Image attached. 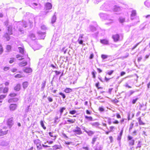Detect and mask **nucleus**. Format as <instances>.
<instances>
[{
	"mask_svg": "<svg viewBox=\"0 0 150 150\" xmlns=\"http://www.w3.org/2000/svg\"><path fill=\"white\" fill-rule=\"evenodd\" d=\"M112 38L115 42H117L118 41L119 39V36L118 34H116L113 35L112 36Z\"/></svg>",
	"mask_w": 150,
	"mask_h": 150,
	"instance_id": "nucleus-12",
	"label": "nucleus"
},
{
	"mask_svg": "<svg viewBox=\"0 0 150 150\" xmlns=\"http://www.w3.org/2000/svg\"><path fill=\"white\" fill-rule=\"evenodd\" d=\"M129 55V54L128 53H127L126 54V55L125 56H123L122 57H121V58L122 59H124L125 58H127L128 56Z\"/></svg>",
	"mask_w": 150,
	"mask_h": 150,
	"instance_id": "nucleus-48",
	"label": "nucleus"
},
{
	"mask_svg": "<svg viewBox=\"0 0 150 150\" xmlns=\"http://www.w3.org/2000/svg\"><path fill=\"white\" fill-rule=\"evenodd\" d=\"M59 95H61L62 96L63 98L64 99L65 98V97H66L65 96V95L63 93L60 92L59 93Z\"/></svg>",
	"mask_w": 150,
	"mask_h": 150,
	"instance_id": "nucleus-57",
	"label": "nucleus"
},
{
	"mask_svg": "<svg viewBox=\"0 0 150 150\" xmlns=\"http://www.w3.org/2000/svg\"><path fill=\"white\" fill-rule=\"evenodd\" d=\"M99 16L102 19L109 21L108 23H111L113 22V20L110 18V16L105 13H99Z\"/></svg>",
	"mask_w": 150,
	"mask_h": 150,
	"instance_id": "nucleus-1",
	"label": "nucleus"
},
{
	"mask_svg": "<svg viewBox=\"0 0 150 150\" xmlns=\"http://www.w3.org/2000/svg\"><path fill=\"white\" fill-rule=\"evenodd\" d=\"M28 85V83L27 82H25L23 83V87L24 88H26Z\"/></svg>",
	"mask_w": 150,
	"mask_h": 150,
	"instance_id": "nucleus-34",
	"label": "nucleus"
},
{
	"mask_svg": "<svg viewBox=\"0 0 150 150\" xmlns=\"http://www.w3.org/2000/svg\"><path fill=\"white\" fill-rule=\"evenodd\" d=\"M66 109V108L64 107H62L59 110L60 114L59 115V117H61V116L64 110Z\"/></svg>",
	"mask_w": 150,
	"mask_h": 150,
	"instance_id": "nucleus-23",
	"label": "nucleus"
},
{
	"mask_svg": "<svg viewBox=\"0 0 150 150\" xmlns=\"http://www.w3.org/2000/svg\"><path fill=\"white\" fill-rule=\"evenodd\" d=\"M136 12L135 10H133L132 12V13L131 15V18L132 20L134 19L135 21V24L139 22V18L138 17L136 16Z\"/></svg>",
	"mask_w": 150,
	"mask_h": 150,
	"instance_id": "nucleus-2",
	"label": "nucleus"
},
{
	"mask_svg": "<svg viewBox=\"0 0 150 150\" xmlns=\"http://www.w3.org/2000/svg\"><path fill=\"white\" fill-rule=\"evenodd\" d=\"M39 35L40 36V39H44L45 37V32H41L39 31L38 32Z\"/></svg>",
	"mask_w": 150,
	"mask_h": 150,
	"instance_id": "nucleus-9",
	"label": "nucleus"
},
{
	"mask_svg": "<svg viewBox=\"0 0 150 150\" xmlns=\"http://www.w3.org/2000/svg\"><path fill=\"white\" fill-rule=\"evenodd\" d=\"M76 121V120L74 119H69L67 120L68 122H69L71 123H74Z\"/></svg>",
	"mask_w": 150,
	"mask_h": 150,
	"instance_id": "nucleus-32",
	"label": "nucleus"
},
{
	"mask_svg": "<svg viewBox=\"0 0 150 150\" xmlns=\"http://www.w3.org/2000/svg\"><path fill=\"white\" fill-rule=\"evenodd\" d=\"M73 131L75 133V134H76L79 135L82 133L81 128L78 127H77L75 129L73 130Z\"/></svg>",
	"mask_w": 150,
	"mask_h": 150,
	"instance_id": "nucleus-6",
	"label": "nucleus"
},
{
	"mask_svg": "<svg viewBox=\"0 0 150 150\" xmlns=\"http://www.w3.org/2000/svg\"><path fill=\"white\" fill-rule=\"evenodd\" d=\"M6 48L8 51H9L11 49V47L10 45H7Z\"/></svg>",
	"mask_w": 150,
	"mask_h": 150,
	"instance_id": "nucleus-53",
	"label": "nucleus"
},
{
	"mask_svg": "<svg viewBox=\"0 0 150 150\" xmlns=\"http://www.w3.org/2000/svg\"><path fill=\"white\" fill-rule=\"evenodd\" d=\"M18 100V99L17 98H14V99H10L8 100V102L10 103L12 102H17Z\"/></svg>",
	"mask_w": 150,
	"mask_h": 150,
	"instance_id": "nucleus-28",
	"label": "nucleus"
},
{
	"mask_svg": "<svg viewBox=\"0 0 150 150\" xmlns=\"http://www.w3.org/2000/svg\"><path fill=\"white\" fill-rule=\"evenodd\" d=\"M91 124L93 126L96 127H98L100 125L99 123L98 122L92 123Z\"/></svg>",
	"mask_w": 150,
	"mask_h": 150,
	"instance_id": "nucleus-25",
	"label": "nucleus"
},
{
	"mask_svg": "<svg viewBox=\"0 0 150 150\" xmlns=\"http://www.w3.org/2000/svg\"><path fill=\"white\" fill-rule=\"evenodd\" d=\"M19 52L22 55H24L25 51L24 50V48L23 47H19L18 48Z\"/></svg>",
	"mask_w": 150,
	"mask_h": 150,
	"instance_id": "nucleus-15",
	"label": "nucleus"
},
{
	"mask_svg": "<svg viewBox=\"0 0 150 150\" xmlns=\"http://www.w3.org/2000/svg\"><path fill=\"white\" fill-rule=\"evenodd\" d=\"M100 42L104 45H108L109 43V41L107 39H103L100 40Z\"/></svg>",
	"mask_w": 150,
	"mask_h": 150,
	"instance_id": "nucleus-17",
	"label": "nucleus"
},
{
	"mask_svg": "<svg viewBox=\"0 0 150 150\" xmlns=\"http://www.w3.org/2000/svg\"><path fill=\"white\" fill-rule=\"evenodd\" d=\"M103 148V147L102 145H99L96 146L95 150H101Z\"/></svg>",
	"mask_w": 150,
	"mask_h": 150,
	"instance_id": "nucleus-35",
	"label": "nucleus"
},
{
	"mask_svg": "<svg viewBox=\"0 0 150 150\" xmlns=\"http://www.w3.org/2000/svg\"><path fill=\"white\" fill-rule=\"evenodd\" d=\"M15 77L17 78H20L21 77H23L24 76L21 74H17L15 76Z\"/></svg>",
	"mask_w": 150,
	"mask_h": 150,
	"instance_id": "nucleus-39",
	"label": "nucleus"
},
{
	"mask_svg": "<svg viewBox=\"0 0 150 150\" xmlns=\"http://www.w3.org/2000/svg\"><path fill=\"white\" fill-rule=\"evenodd\" d=\"M52 132H50L49 133V134L50 135V136L51 137H54V139H56V136H54V137H53V136L52 135Z\"/></svg>",
	"mask_w": 150,
	"mask_h": 150,
	"instance_id": "nucleus-58",
	"label": "nucleus"
},
{
	"mask_svg": "<svg viewBox=\"0 0 150 150\" xmlns=\"http://www.w3.org/2000/svg\"><path fill=\"white\" fill-rule=\"evenodd\" d=\"M97 139V137H94L92 138L91 143L93 144L95 143V142L96 141Z\"/></svg>",
	"mask_w": 150,
	"mask_h": 150,
	"instance_id": "nucleus-38",
	"label": "nucleus"
},
{
	"mask_svg": "<svg viewBox=\"0 0 150 150\" xmlns=\"http://www.w3.org/2000/svg\"><path fill=\"white\" fill-rule=\"evenodd\" d=\"M46 84V82H44L41 84V88L43 90Z\"/></svg>",
	"mask_w": 150,
	"mask_h": 150,
	"instance_id": "nucleus-47",
	"label": "nucleus"
},
{
	"mask_svg": "<svg viewBox=\"0 0 150 150\" xmlns=\"http://www.w3.org/2000/svg\"><path fill=\"white\" fill-rule=\"evenodd\" d=\"M120 10V8L116 6H115L113 8V11H119Z\"/></svg>",
	"mask_w": 150,
	"mask_h": 150,
	"instance_id": "nucleus-36",
	"label": "nucleus"
},
{
	"mask_svg": "<svg viewBox=\"0 0 150 150\" xmlns=\"http://www.w3.org/2000/svg\"><path fill=\"white\" fill-rule=\"evenodd\" d=\"M84 35L83 34H80L79 38L78 40L77 41L80 44H82L83 43V41L82 40Z\"/></svg>",
	"mask_w": 150,
	"mask_h": 150,
	"instance_id": "nucleus-8",
	"label": "nucleus"
},
{
	"mask_svg": "<svg viewBox=\"0 0 150 150\" xmlns=\"http://www.w3.org/2000/svg\"><path fill=\"white\" fill-rule=\"evenodd\" d=\"M109 6L108 5L104 4L101 6L100 8L102 10L105 11L110 10V9L109 8Z\"/></svg>",
	"mask_w": 150,
	"mask_h": 150,
	"instance_id": "nucleus-7",
	"label": "nucleus"
},
{
	"mask_svg": "<svg viewBox=\"0 0 150 150\" xmlns=\"http://www.w3.org/2000/svg\"><path fill=\"white\" fill-rule=\"evenodd\" d=\"M85 118L87 119L88 121H92L93 120V118L91 117L88 116L87 115L85 116Z\"/></svg>",
	"mask_w": 150,
	"mask_h": 150,
	"instance_id": "nucleus-37",
	"label": "nucleus"
},
{
	"mask_svg": "<svg viewBox=\"0 0 150 150\" xmlns=\"http://www.w3.org/2000/svg\"><path fill=\"white\" fill-rule=\"evenodd\" d=\"M6 96V95H2L0 96V100H2L4 99Z\"/></svg>",
	"mask_w": 150,
	"mask_h": 150,
	"instance_id": "nucleus-50",
	"label": "nucleus"
},
{
	"mask_svg": "<svg viewBox=\"0 0 150 150\" xmlns=\"http://www.w3.org/2000/svg\"><path fill=\"white\" fill-rule=\"evenodd\" d=\"M8 130L4 131L2 129L0 130V136L4 135L7 134Z\"/></svg>",
	"mask_w": 150,
	"mask_h": 150,
	"instance_id": "nucleus-22",
	"label": "nucleus"
},
{
	"mask_svg": "<svg viewBox=\"0 0 150 150\" xmlns=\"http://www.w3.org/2000/svg\"><path fill=\"white\" fill-rule=\"evenodd\" d=\"M17 107L16 104H11L9 106L10 109L11 110H14L16 109Z\"/></svg>",
	"mask_w": 150,
	"mask_h": 150,
	"instance_id": "nucleus-13",
	"label": "nucleus"
},
{
	"mask_svg": "<svg viewBox=\"0 0 150 150\" xmlns=\"http://www.w3.org/2000/svg\"><path fill=\"white\" fill-rule=\"evenodd\" d=\"M76 112L75 110H70L69 112V113L71 115H74Z\"/></svg>",
	"mask_w": 150,
	"mask_h": 150,
	"instance_id": "nucleus-44",
	"label": "nucleus"
},
{
	"mask_svg": "<svg viewBox=\"0 0 150 150\" xmlns=\"http://www.w3.org/2000/svg\"><path fill=\"white\" fill-rule=\"evenodd\" d=\"M60 118V117H59V116H56L55 118L54 122H57V120H58L59 118Z\"/></svg>",
	"mask_w": 150,
	"mask_h": 150,
	"instance_id": "nucleus-54",
	"label": "nucleus"
},
{
	"mask_svg": "<svg viewBox=\"0 0 150 150\" xmlns=\"http://www.w3.org/2000/svg\"><path fill=\"white\" fill-rule=\"evenodd\" d=\"M30 37L33 40H35L36 39L35 35L33 34H31L30 35Z\"/></svg>",
	"mask_w": 150,
	"mask_h": 150,
	"instance_id": "nucleus-41",
	"label": "nucleus"
},
{
	"mask_svg": "<svg viewBox=\"0 0 150 150\" xmlns=\"http://www.w3.org/2000/svg\"><path fill=\"white\" fill-rule=\"evenodd\" d=\"M57 17L56 16L55 14H54L53 16H52V20H51V23H53L56 22V20Z\"/></svg>",
	"mask_w": 150,
	"mask_h": 150,
	"instance_id": "nucleus-21",
	"label": "nucleus"
},
{
	"mask_svg": "<svg viewBox=\"0 0 150 150\" xmlns=\"http://www.w3.org/2000/svg\"><path fill=\"white\" fill-rule=\"evenodd\" d=\"M123 129L121 130V131L120 132L119 135L118 136L117 139L118 140H120L121 138V137L122 135L123 132Z\"/></svg>",
	"mask_w": 150,
	"mask_h": 150,
	"instance_id": "nucleus-24",
	"label": "nucleus"
},
{
	"mask_svg": "<svg viewBox=\"0 0 150 150\" xmlns=\"http://www.w3.org/2000/svg\"><path fill=\"white\" fill-rule=\"evenodd\" d=\"M52 8V5L50 3H47L45 5V8L46 10H48L51 9Z\"/></svg>",
	"mask_w": 150,
	"mask_h": 150,
	"instance_id": "nucleus-11",
	"label": "nucleus"
},
{
	"mask_svg": "<svg viewBox=\"0 0 150 150\" xmlns=\"http://www.w3.org/2000/svg\"><path fill=\"white\" fill-rule=\"evenodd\" d=\"M120 22L121 23H123L125 21L124 18L122 17H120L119 18Z\"/></svg>",
	"mask_w": 150,
	"mask_h": 150,
	"instance_id": "nucleus-49",
	"label": "nucleus"
},
{
	"mask_svg": "<svg viewBox=\"0 0 150 150\" xmlns=\"http://www.w3.org/2000/svg\"><path fill=\"white\" fill-rule=\"evenodd\" d=\"M85 132H86L88 134V135L91 136L94 134V132L92 131H88L86 130H85Z\"/></svg>",
	"mask_w": 150,
	"mask_h": 150,
	"instance_id": "nucleus-26",
	"label": "nucleus"
},
{
	"mask_svg": "<svg viewBox=\"0 0 150 150\" xmlns=\"http://www.w3.org/2000/svg\"><path fill=\"white\" fill-rule=\"evenodd\" d=\"M16 96V94L14 93H11L9 94V96L11 97H15Z\"/></svg>",
	"mask_w": 150,
	"mask_h": 150,
	"instance_id": "nucleus-55",
	"label": "nucleus"
},
{
	"mask_svg": "<svg viewBox=\"0 0 150 150\" xmlns=\"http://www.w3.org/2000/svg\"><path fill=\"white\" fill-rule=\"evenodd\" d=\"M47 99L50 102H52L53 101L52 99L50 97H48L47 98Z\"/></svg>",
	"mask_w": 150,
	"mask_h": 150,
	"instance_id": "nucleus-63",
	"label": "nucleus"
},
{
	"mask_svg": "<svg viewBox=\"0 0 150 150\" xmlns=\"http://www.w3.org/2000/svg\"><path fill=\"white\" fill-rule=\"evenodd\" d=\"M72 89L69 88H67L64 91L66 93H69L72 91Z\"/></svg>",
	"mask_w": 150,
	"mask_h": 150,
	"instance_id": "nucleus-27",
	"label": "nucleus"
},
{
	"mask_svg": "<svg viewBox=\"0 0 150 150\" xmlns=\"http://www.w3.org/2000/svg\"><path fill=\"white\" fill-rule=\"evenodd\" d=\"M3 50L2 46L0 45V54H1L3 52Z\"/></svg>",
	"mask_w": 150,
	"mask_h": 150,
	"instance_id": "nucleus-60",
	"label": "nucleus"
},
{
	"mask_svg": "<svg viewBox=\"0 0 150 150\" xmlns=\"http://www.w3.org/2000/svg\"><path fill=\"white\" fill-rule=\"evenodd\" d=\"M4 37L8 41L10 39V37L7 33H6L4 36Z\"/></svg>",
	"mask_w": 150,
	"mask_h": 150,
	"instance_id": "nucleus-42",
	"label": "nucleus"
},
{
	"mask_svg": "<svg viewBox=\"0 0 150 150\" xmlns=\"http://www.w3.org/2000/svg\"><path fill=\"white\" fill-rule=\"evenodd\" d=\"M114 71L110 70V71H108L106 72V73L109 75H111L113 72Z\"/></svg>",
	"mask_w": 150,
	"mask_h": 150,
	"instance_id": "nucleus-45",
	"label": "nucleus"
},
{
	"mask_svg": "<svg viewBox=\"0 0 150 150\" xmlns=\"http://www.w3.org/2000/svg\"><path fill=\"white\" fill-rule=\"evenodd\" d=\"M17 69L15 68H13L11 69V71L13 72H15L17 71Z\"/></svg>",
	"mask_w": 150,
	"mask_h": 150,
	"instance_id": "nucleus-59",
	"label": "nucleus"
},
{
	"mask_svg": "<svg viewBox=\"0 0 150 150\" xmlns=\"http://www.w3.org/2000/svg\"><path fill=\"white\" fill-rule=\"evenodd\" d=\"M20 88H21L20 85V84H18L15 87L14 89L16 91H18L20 90Z\"/></svg>",
	"mask_w": 150,
	"mask_h": 150,
	"instance_id": "nucleus-30",
	"label": "nucleus"
},
{
	"mask_svg": "<svg viewBox=\"0 0 150 150\" xmlns=\"http://www.w3.org/2000/svg\"><path fill=\"white\" fill-rule=\"evenodd\" d=\"M101 58L103 59H105L107 58L108 57V56L104 54H102L101 56Z\"/></svg>",
	"mask_w": 150,
	"mask_h": 150,
	"instance_id": "nucleus-51",
	"label": "nucleus"
},
{
	"mask_svg": "<svg viewBox=\"0 0 150 150\" xmlns=\"http://www.w3.org/2000/svg\"><path fill=\"white\" fill-rule=\"evenodd\" d=\"M34 143L36 146L38 150H40L42 149L41 142L38 139L35 140L34 141Z\"/></svg>",
	"mask_w": 150,
	"mask_h": 150,
	"instance_id": "nucleus-3",
	"label": "nucleus"
},
{
	"mask_svg": "<svg viewBox=\"0 0 150 150\" xmlns=\"http://www.w3.org/2000/svg\"><path fill=\"white\" fill-rule=\"evenodd\" d=\"M8 87H5L3 89V92L4 93H6L8 92Z\"/></svg>",
	"mask_w": 150,
	"mask_h": 150,
	"instance_id": "nucleus-43",
	"label": "nucleus"
},
{
	"mask_svg": "<svg viewBox=\"0 0 150 150\" xmlns=\"http://www.w3.org/2000/svg\"><path fill=\"white\" fill-rule=\"evenodd\" d=\"M27 64V62H20L18 64V65L20 67H23L26 65Z\"/></svg>",
	"mask_w": 150,
	"mask_h": 150,
	"instance_id": "nucleus-20",
	"label": "nucleus"
},
{
	"mask_svg": "<svg viewBox=\"0 0 150 150\" xmlns=\"http://www.w3.org/2000/svg\"><path fill=\"white\" fill-rule=\"evenodd\" d=\"M138 100V98H137L133 100L132 101V103L133 104H135L137 100Z\"/></svg>",
	"mask_w": 150,
	"mask_h": 150,
	"instance_id": "nucleus-61",
	"label": "nucleus"
},
{
	"mask_svg": "<svg viewBox=\"0 0 150 150\" xmlns=\"http://www.w3.org/2000/svg\"><path fill=\"white\" fill-rule=\"evenodd\" d=\"M134 91H132V90H131L129 91V96H130L132 94L134 93Z\"/></svg>",
	"mask_w": 150,
	"mask_h": 150,
	"instance_id": "nucleus-64",
	"label": "nucleus"
},
{
	"mask_svg": "<svg viewBox=\"0 0 150 150\" xmlns=\"http://www.w3.org/2000/svg\"><path fill=\"white\" fill-rule=\"evenodd\" d=\"M40 125L44 129H46V127L44 126V122L42 121H40Z\"/></svg>",
	"mask_w": 150,
	"mask_h": 150,
	"instance_id": "nucleus-46",
	"label": "nucleus"
},
{
	"mask_svg": "<svg viewBox=\"0 0 150 150\" xmlns=\"http://www.w3.org/2000/svg\"><path fill=\"white\" fill-rule=\"evenodd\" d=\"M12 27L11 26H8V34L9 35H11L12 34Z\"/></svg>",
	"mask_w": 150,
	"mask_h": 150,
	"instance_id": "nucleus-29",
	"label": "nucleus"
},
{
	"mask_svg": "<svg viewBox=\"0 0 150 150\" xmlns=\"http://www.w3.org/2000/svg\"><path fill=\"white\" fill-rule=\"evenodd\" d=\"M90 30L92 32H94L96 30V28L93 26L90 25L89 28Z\"/></svg>",
	"mask_w": 150,
	"mask_h": 150,
	"instance_id": "nucleus-33",
	"label": "nucleus"
},
{
	"mask_svg": "<svg viewBox=\"0 0 150 150\" xmlns=\"http://www.w3.org/2000/svg\"><path fill=\"white\" fill-rule=\"evenodd\" d=\"M133 137L131 136H129L128 137V140H130L129 144V145H133L134 144V140L133 139H132Z\"/></svg>",
	"mask_w": 150,
	"mask_h": 150,
	"instance_id": "nucleus-10",
	"label": "nucleus"
},
{
	"mask_svg": "<svg viewBox=\"0 0 150 150\" xmlns=\"http://www.w3.org/2000/svg\"><path fill=\"white\" fill-rule=\"evenodd\" d=\"M23 71L25 72L28 73L31 72L32 70L31 68H26L25 69H23Z\"/></svg>",
	"mask_w": 150,
	"mask_h": 150,
	"instance_id": "nucleus-18",
	"label": "nucleus"
},
{
	"mask_svg": "<svg viewBox=\"0 0 150 150\" xmlns=\"http://www.w3.org/2000/svg\"><path fill=\"white\" fill-rule=\"evenodd\" d=\"M108 122L109 125H110L111 124V119L110 117H108Z\"/></svg>",
	"mask_w": 150,
	"mask_h": 150,
	"instance_id": "nucleus-56",
	"label": "nucleus"
},
{
	"mask_svg": "<svg viewBox=\"0 0 150 150\" xmlns=\"http://www.w3.org/2000/svg\"><path fill=\"white\" fill-rule=\"evenodd\" d=\"M145 6L148 8L150 7V0H146L144 2Z\"/></svg>",
	"mask_w": 150,
	"mask_h": 150,
	"instance_id": "nucleus-19",
	"label": "nucleus"
},
{
	"mask_svg": "<svg viewBox=\"0 0 150 150\" xmlns=\"http://www.w3.org/2000/svg\"><path fill=\"white\" fill-rule=\"evenodd\" d=\"M41 29L43 30H45L47 29L45 26L44 25H42L41 27Z\"/></svg>",
	"mask_w": 150,
	"mask_h": 150,
	"instance_id": "nucleus-52",
	"label": "nucleus"
},
{
	"mask_svg": "<svg viewBox=\"0 0 150 150\" xmlns=\"http://www.w3.org/2000/svg\"><path fill=\"white\" fill-rule=\"evenodd\" d=\"M20 25L19 26L18 30L19 31H20L21 32H22L23 31V30H22L21 28V26H23V27L24 28H25L27 27V24L25 21H23L22 22L20 23Z\"/></svg>",
	"mask_w": 150,
	"mask_h": 150,
	"instance_id": "nucleus-5",
	"label": "nucleus"
},
{
	"mask_svg": "<svg viewBox=\"0 0 150 150\" xmlns=\"http://www.w3.org/2000/svg\"><path fill=\"white\" fill-rule=\"evenodd\" d=\"M13 119L12 118L9 119L7 121V124L9 126V127L10 128L12 125H13Z\"/></svg>",
	"mask_w": 150,
	"mask_h": 150,
	"instance_id": "nucleus-14",
	"label": "nucleus"
},
{
	"mask_svg": "<svg viewBox=\"0 0 150 150\" xmlns=\"http://www.w3.org/2000/svg\"><path fill=\"white\" fill-rule=\"evenodd\" d=\"M30 6L32 8L35 9L40 8L41 7V6L40 4L36 3H33L31 4Z\"/></svg>",
	"mask_w": 150,
	"mask_h": 150,
	"instance_id": "nucleus-4",
	"label": "nucleus"
},
{
	"mask_svg": "<svg viewBox=\"0 0 150 150\" xmlns=\"http://www.w3.org/2000/svg\"><path fill=\"white\" fill-rule=\"evenodd\" d=\"M23 55H24L22 54V55L17 54L16 55V57L19 60H20L23 59V58H22V57H23Z\"/></svg>",
	"mask_w": 150,
	"mask_h": 150,
	"instance_id": "nucleus-31",
	"label": "nucleus"
},
{
	"mask_svg": "<svg viewBox=\"0 0 150 150\" xmlns=\"http://www.w3.org/2000/svg\"><path fill=\"white\" fill-rule=\"evenodd\" d=\"M41 46L39 44H35L33 47V49L34 50H39L41 47Z\"/></svg>",
	"mask_w": 150,
	"mask_h": 150,
	"instance_id": "nucleus-16",
	"label": "nucleus"
},
{
	"mask_svg": "<svg viewBox=\"0 0 150 150\" xmlns=\"http://www.w3.org/2000/svg\"><path fill=\"white\" fill-rule=\"evenodd\" d=\"M125 86L126 87H128V88H132V87L130 86H129L128 84L127 83H126L125 84Z\"/></svg>",
	"mask_w": 150,
	"mask_h": 150,
	"instance_id": "nucleus-62",
	"label": "nucleus"
},
{
	"mask_svg": "<svg viewBox=\"0 0 150 150\" xmlns=\"http://www.w3.org/2000/svg\"><path fill=\"white\" fill-rule=\"evenodd\" d=\"M16 59L14 58H11L10 59L9 61V63L10 64H12L13 63L14 61Z\"/></svg>",
	"mask_w": 150,
	"mask_h": 150,
	"instance_id": "nucleus-40",
	"label": "nucleus"
}]
</instances>
